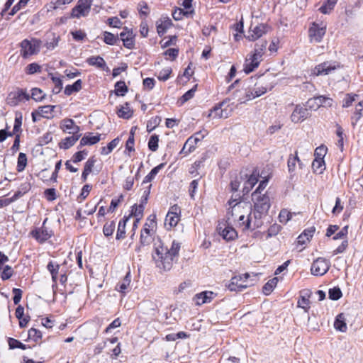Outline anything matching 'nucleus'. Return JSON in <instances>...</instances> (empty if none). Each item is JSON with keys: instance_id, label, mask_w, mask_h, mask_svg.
I'll return each instance as SVG.
<instances>
[{"instance_id": "54", "label": "nucleus", "mask_w": 363, "mask_h": 363, "mask_svg": "<svg viewBox=\"0 0 363 363\" xmlns=\"http://www.w3.org/2000/svg\"><path fill=\"white\" fill-rule=\"evenodd\" d=\"M296 160H298V157L297 155V152H296V154L294 155L291 154L289 157L287 164H288V169L289 172L290 173H292L295 171L296 169Z\"/></svg>"}, {"instance_id": "45", "label": "nucleus", "mask_w": 363, "mask_h": 363, "mask_svg": "<svg viewBox=\"0 0 363 363\" xmlns=\"http://www.w3.org/2000/svg\"><path fill=\"white\" fill-rule=\"evenodd\" d=\"M162 121V118L160 116H155L151 118L147 123V131L148 133L152 132L153 130L157 127Z\"/></svg>"}, {"instance_id": "33", "label": "nucleus", "mask_w": 363, "mask_h": 363, "mask_svg": "<svg viewBox=\"0 0 363 363\" xmlns=\"http://www.w3.org/2000/svg\"><path fill=\"white\" fill-rule=\"evenodd\" d=\"M152 233L145 234L140 232L139 245L136 247L135 250L140 252L141 247L149 245L152 241Z\"/></svg>"}, {"instance_id": "61", "label": "nucleus", "mask_w": 363, "mask_h": 363, "mask_svg": "<svg viewBox=\"0 0 363 363\" xmlns=\"http://www.w3.org/2000/svg\"><path fill=\"white\" fill-rule=\"evenodd\" d=\"M297 305L298 307L304 309L306 312H308L310 308V301L305 296H301L298 301Z\"/></svg>"}, {"instance_id": "21", "label": "nucleus", "mask_w": 363, "mask_h": 363, "mask_svg": "<svg viewBox=\"0 0 363 363\" xmlns=\"http://www.w3.org/2000/svg\"><path fill=\"white\" fill-rule=\"evenodd\" d=\"M230 101L229 99H225L223 101L216 104L212 110L214 113L213 118H228V113H226L225 109H223V106H224L225 104H227Z\"/></svg>"}, {"instance_id": "19", "label": "nucleus", "mask_w": 363, "mask_h": 363, "mask_svg": "<svg viewBox=\"0 0 363 363\" xmlns=\"http://www.w3.org/2000/svg\"><path fill=\"white\" fill-rule=\"evenodd\" d=\"M60 128L66 132L68 130L69 134H77L79 131V127L74 124V121L70 118H66L61 121L60 123Z\"/></svg>"}, {"instance_id": "59", "label": "nucleus", "mask_w": 363, "mask_h": 363, "mask_svg": "<svg viewBox=\"0 0 363 363\" xmlns=\"http://www.w3.org/2000/svg\"><path fill=\"white\" fill-rule=\"evenodd\" d=\"M295 215V213H291L286 209H282L279 213V220L281 223H286L292 218V216Z\"/></svg>"}, {"instance_id": "53", "label": "nucleus", "mask_w": 363, "mask_h": 363, "mask_svg": "<svg viewBox=\"0 0 363 363\" xmlns=\"http://www.w3.org/2000/svg\"><path fill=\"white\" fill-rule=\"evenodd\" d=\"M158 143L159 135L156 134L152 135L148 141V148L152 152L157 151L158 149Z\"/></svg>"}, {"instance_id": "14", "label": "nucleus", "mask_w": 363, "mask_h": 363, "mask_svg": "<svg viewBox=\"0 0 363 363\" xmlns=\"http://www.w3.org/2000/svg\"><path fill=\"white\" fill-rule=\"evenodd\" d=\"M262 61V58L259 57L258 56H255L254 54L250 55L248 57L246 58L243 70L246 74H249L253 72L256 68H257Z\"/></svg>"}, {"instance_id": "44", "label": "nucleus", "mask_w": 363, "mask_h": 363, "mask_svg": "<svg viewBox=\"0 0 363 363\" xmlns=\"http://www.w3.org/2000/svg\"><path fill=\"white\" fill-rule=\"evenodd\" d=\"M128 86L124 81L117 82L115 84V94L117 96H124L128 92Z\"/></svg>"}, {"instance_id": "62", "label": "nucleus", "mask_w": 363, "mask_h": 363, "mask_svg": "<svg viewBox=\"0 0 363 363\" xmlns=\"http://www.w3.org/2000/svg\"><path fill=\"white\" fill-rule=\"evenodd\" d=\"M28 337L37 342L42 338V333L40 330L32 328L28 330Z\"/></svg>"}, {"instance_id": "39", "label": "nucleus", "mask_w": 363, "mask_h": 363, "mask_svg": "<svg viewBox=\"0 0 363 363\" xmlns=\"http://www.w3.org/2000/svg\"><path fill=\"white\" fill-rule=\"evenodd\" d=\"M164 167V163H161L159 165L155 167L145 177L143 184L150 182L152 180H153L155 177V176L158 174V172Z\"/></svg>"}, {"instance_id": "57", "label": "nucleus", "mask_w": 363, "mask_h": 363, "mask_svg": "<svg viewBox=\"0 0 363 363\" xmlns=\"http://www.w3.org/2000/svg\"><path fill=\"white\" fill-rule=\"evenodd\" d=\"M149 222H146L144 224L143 228L141 232L145 233V234L152 233L154 226L156 225V222L154 218L151 219L150 217L147 218Z\"/></svg>"}, {"instance_id": "32", "label": "nucleus", "mask_w": 363, "mask_h": 363, "mask_svg": "<svg viewBox=\"0 0 363 363\" xmlns=\"http://www.w3.org/2000/svg\"><path fill=\"white\" fill-rule=\"evenodd\" d=\"M82 81L81 79L77 80L73 84L67 85L65 86L64 93L67 96H70L74 92H78L82 89Z\"/></svg>"}, {"instance_id": "7", "label": "nucleus", "mask_w": 363, "mask_h": 363, "mask_svg": "<svg viewBox=\"0 0 363 363\" xmlns=\"http://www.w3.org/2000/svg\"><path fill=\"white\" fill-rule=\"evenodd\" d=\"M93 0H79L77 5L72 9L71 16L79 18L87 16L90 12Z\"/></svg>"}, {"instance_id": "22", "label": "nucleus", "mask_w": 363, "mask_h": 363, "mask_svg": "<svg viewBox=\"0 0 363 363\" xmlns=\"http://www.w3.org/2000/svg\"><path fill=\"white\" fill-rule=\"evenodd\" d=\"M131 282L130 272L128 271L123 280L120 281L116 286V289L121 294H125Z\"/></svg>"}, {"instance_id": "48", "label": "nucleus", "mask_w": 363, "mask_h": 363, "mask_svg": "<svg viewBox=\"0 0 363 363\" xmlns=\"http://www.w3.org/2000/svg\"><path fill=\"white\" fill-rule=\"evenodd\" d=\"M8 344H9V348L11 350H13L16 348L26 350L28 347L26 345H24L19 340L12 338V337H9Z\"/></svg>"}, {"instance_id": "52", "label": "nucleus", "mask_w": 363, "mask_h": 363, "mask_svg": "<svg viewBox=\"0 0 363 363\" xmlns=\"http://www.w3.org/2000/svg\"><path fill=\"white\" fill-rule=\"evenodd\" d=\"M116 223L113 220L110 223H106L103 228V233L106 237L111 236L115 230Z\"/></svg>"}, {"instance_id": "37", "label": "nucleus", "mask_w": 363, "mask_h": 363, "mask_svg": "<svg viewBox=\"0 0 363 363\" xmlns=\"http://www.w3.org/2000/svg\"><path fill=\"white\" fill-rule=\"evenodd\" d=\"M267 45V40H260L255 45V49L252 54L255 55V56H258L259 57L262 58V56L264 53V50H266Z\"/></svg>"}, {"instance_id": "60", "label": "nucleus", "mask_w": 363, "mask_h": 363, "mask_svg": "<svg viewBox=\"0 0 363 363\" xmlns=\"http://www.w3.org/2000/svg\"><path fill=\"white\" fill-rule=\"evenodd\" d=\"M358 95L354 94H347L342 101V107H349L356 100Z\"/></svg>"}, {"instance_id": "55", "label": "nucleus", "mask_w": 363, "mask_h": 363, "mask_svg": "<svg viewBox=\"0 0 363 363\" xmlns=\"http://www.w3.org/2000/svg\"><path fill=\"white\" fill-rule=\"evenodd\" d=\"M42 67L38 63L33 62L27 65L26 72L28 74H33L41 72Z\"/></svg>"}, {"instance_id": "25", "label": "nucleus", "mask_w": 363, "mask_h": 363, "mask_svg": "<svg viewBox=\"0 0 363 363\" xmlns=\"http://www.w3.org/2000/svg\"><path fill=\"white\" fill-rule=\"evenodd\" d=\"M60 39V35H57L54 33H48L45 46L48 50H52L57 46Z\"/></svg>"}, {"instance_id": "56", "label": "nucleus", "mask_w": 363, "mask_h": 363, "mask_svg": "<svg viewBox=\"0 0 363 363\" xmlns=\"http://www.w3.org/2000/svg\"><path fill=\"white\" fill-rule=\"evenodd\" d=\"M118 37L114 35L113 33L108 31H105L104 33V41L105 43L113 45L116 43Z\"/></svg>"}, {"instance_id": "51", "label": "nucleus", "mask_w": 363, "mask_h": 363, "mask_svg": "<svg viewBox=\"0 0 363 363\" xmlns=\"http://www.w3.org/2000/svg\"><path fill=\"white\" fill-rule=\"evenodd\" d=\"M55 106L47 105L40 107L39 116L40 117L49 118L53 111Z\"/></svg>"}, {"instance_id": "23", "label": "nucleus", "mask_w": 363, "mask_h": 363, "mask_svg": "<svg viewBox=\"0 0 363 363\" xmlns=\"http://www.w3.org/2000/svg\"><path fill=\"white\" fill-rule=\"evenodd\" d=\"M172 25V21L169 18L159 20L156 22L157 32L160 36H162L167 30Z\"/></svg>"}, {"instance_id": "15", "label": "nucleus", "mask_w": 363, "mask_h": 363, "mask_svg": "<svg viewBox=\"0 0 363 363\" xmlns=\"http://www.w3.org/2000/svg\"><path fill=\"white\" fill-rule=\"evenodd\" d=\"M120 38L123 41V45L128 49H133L135 46V35L132 30L127 27L120 33Z\"/></svg>"}, {"instance_id": "1", "label": "nucleus", "mask_w": 363, "mask_h": 363, "mask_svg": "<svg viewBox=\"0 0 363 363\" xmlns=\"http://www.w3.org/2000/svg\"><path fill=\"white\" fill-rule=\"evenodd\" d=\"M155 255H152L157 267L169 271L173 266V262L177 259L180 250V243L174 240L171 247L165 246L160 239L154 243Z\"/></svg>"}, {"instance_id": "63", "label": "nucleus", "mask_w": 363, "mask_h": 363, "mask_svg": "<svg viewBox=\"0 0 363 363\" xmlns=\"http://www.w3.org/2000/svg\"><path fill=\"white\" fill-rule=\"evenodd\" d=\"M172 73V68L171 67H166L163 69H162L158 74V79L160 81H166L169 78V76Z\"/></svg>"}, {"instance_id": "26", "label": "nucleus", "mask_w": 363, "mask_h": 363, "mask_svg": "<svg viewBox=\"0 0 363 363\" xmlns=\"http://www.w3.org/2000/svg\"><path fill=\"white\" fill-rule=\"evenodd\" d=\"M315 231V227H311L303 230V232L298 237V243L304 245L313 236Z\"/></svg>"}, {"instance_id": "42", "label": "nucleus", "mask_w": 363, "mask_h": 363, "mask_svg": "<svg viewBox=\"0 0 363 363\" xmlns=\"http://www.w3.org/2000/svg\"><path fill=\"white\" fill-rule=\"evenodd\" d=\"M49 76H50L51 80L55 85V86L52 89V92L55 94H59L61 91V90L62 89V79L58 77L54 76L52 74H49Z\"/></svg>"}, {"instance_id": "12", "label": "nucleus", "mask_w": 363, "mask_h": 363, "mask_svg": "<svg viewBox=\"0 0 363 363\" xmlns=\"http://www.w3.org/2000/svg\"><path fill=\"white\" fill-rule=\"evenodd\" d=\"M270 27L265 23H260L253 28H250L248 35L246 37L250 41H255L261 38L263 35L266 34Z\"/></svg>"}, {"instance_id": "46", "label": "nucleus", "mask_w": 363, "mask_h": 363, "mask_svg": "<svg viewBox=\"0 0 363 363\" xmlns=\"http://www.w3.org/2000/svg\"><path fill=\"white\" fill-rule=\"evenodd\" d=\"M27 165V156L25 153L20 152L18 157L16 169L18 172L23 171Z\"/></svg>"}, {"instance_id": "11", "label": "nucleus", "mask_w": 363, "mask_h": 363, "mask_svg": "<svg viewBox=\"0 0 363 363\" xmlns=\"http://www.w3.org/2000/svg\"><path fill=\"white\" fill-rule=\"evenodd\" d=\"M330 267V261L323 257H318L313 261L311 265V274L315 276H323L328 272Z\"/></svg>"}, {"instance_id": "34", "label": "nucleus", "mask_w": 363, "mask_h": 363, "mask_svg": "<svg viewBox=\"0 0 363 363\" xmlns=\"http://www.w3.org/2000/svg\"><path fill=\"white\" fill-rule=\"evenodd\" d=\"M179 220V213L176 211H169L166 216L165 225H169L170 227H174L177 225Z\"/></svg>"}, {"instance_id": "28", "label": "nucleus", "mask_w": 363, "mask_h": 363, "mask_svg": "<svg viewBox=\"0 0 363 363\" xmlns=\"http://www.w3.org/2000/svg\"><path fill=\"white\" fill-rule=\"evenodd\" d=\"M130 216H124L118 223V229L116 232V240L123 239L125 236V227Z\"/></svg>"}, {"instance_id": "16", "label": "nucleus", "mask_w": 363, "mask_h": 363, "mask_svg": "<svg viewBox=\"0 0 363 363\" xmlns=\"http://www.w3.org/2000/svg\"><path fill=\"white\" fill-rule=\"evenodd\" d=\"M325 27H320L318 24L313 23V26L308 30L309 36L311 40H315L316 43H319L325 34Z\"/></svg>"}, {"instance_id": "58", "label": "nucleus", "mask_w": 363, "mask_h": 363, "mask_svg": "<svg viewBox=\"0 0 363 363\" xmlns=\"http://www.w3.org/2000/svg\"><path fill=\"white\" fill-rule=\"evenodd\" d=\"M328 295L329 298L331 300L337 301L342 297V294L339 287H334L329 289Z\"/></svg>"}, {"instance_id": "17", "label": "nucleus", "mask_w": 363, "mask_h": 363, "mask_svg": "<svg viewBox=\"0 0 363 363\" xmlns=\"http://www.w3.org/2000/svg\"><path fill=\"white\" fill-rule=\"evenodd\" d=\"M86 62L89 65L94 66L107 72L110 70L107 67L105 60L101 56H91L88 57Z\"/></svg>"}, {"instance_id": "64", "label": "nucleus", "mask_w": 363, "mask_h": 363, "mask_svg": "<svg viewBox=\"0 0 363 363\" xmlns=\"http://www.w3.org/2000/svg\"><path fill=\"white\" fill-rule=\"evenodd\" d=\"M31 98L35 101H40L44 98L43 91L38 88H33L31 90Z\"/></svg>"}, {"instance_id": "38", "label": "nucleus", "mask_w": 363, "mask_h": 363, "mask_svg": "<svg viewBox=\"0 0 363 363\" xmlns=\"http://www.w3.org/2000/svg\"><path fill=\"white\" fill-rule=\"evenodd\" d=\"M47 269L50 272L52 275V280L54 282L55 285H56L57 275L60 269V265L58 264H55L52 262H50L47 265Z\"/></svg>"}, {"instance_id": "49", "label": "nucleus", "mask_w": 363, "mask_h": 363, "mask_svg": "<svg viewBox=\"0 0 363 363\" xmlns=\"http://www.w3.org/2000/svg\"><path fill=\"white\" fill-rule=\"evenodd\" d=\"M325 163L323 157H315V159L313 160L312 163V167L315 171H319V173L321 174L323 171L325 169Z\"/></svg>"}, {"instance_id": "43", "label": "nucleus", "mask_w": 363, "mask_h": 363, "mask_svg": "<svg viewBox=\"0 0 363 363\" xmlns=\"http://www.w3.org/2000/svg\"><path fill=\"white\" fill-rule=\"evenodd\" d=\"M278 282V279L274 277L270 280H269L263 286L262 291L265 295H269L277 286Z\"/></svg>"}, {"instance_id": "24", "label": "nucleus", "mask_w": 363, "mask_h": 363, "mask_svg": "<svg viewBox=\"0 0 363 363\" xmlns=\"http://www.w3.org/2000/svg\"><path fill=\"white\" fill-rule=\"evenodd\" d=\"M133 111L130 108L129 103L126 102L124 105L120 106L117 111L118 117L123 119H129L133 116Z\"/></svg>"}, {"instance_id": "9", "label": "nucleus", "mask_w": 363, "mask_h": 363, "mask_svg": "<svg viewBox=\"0 0 363 363\" xmlns=\"http://www.w3.org/2000/svg\"><path fill=\"white\" fill-rule=\"evenodd\" d=\"M340 67V64L337 62L325 61L316 65L313 69V74L315 76L328 75Z\"/></svg>"}, {"instance_id": "4", "label": "nucleus", "mask_w": 363, "mask_h": 363, "mask_svg": "<svg viewBox=\"0 0 363 363\" xmlns=\"http://www.w3.org/2000/svg\"><path fill=\"white\" fill-rule=\"evenodd\" d=\"M48 218L43 222L42 226L35 228L30 233V235L39 243L42 244L54 235L53 230L47 225Z\"/></svg>"}, {"instance_id": "3", "label": "nucleus", "mask_w": 363, "mask_h": 363, "mask_svg": "<svg viewBox=\"0 0 363 363\" xmlns=\"http://www.w3.org/2000/svg\"><path fill=\"white\" fill-rule=\"evenodd\" d=\"M240 196L238 199H231L228 201L230 208L227 212V222L232 223L235 221L236 218H238L240 225L243 226L242 222L245 220V215L241 213L242 206L240 203Z\"/></svg>"}, {"instance_id": "35", "label": "nucleus", "mask_w": 363, "mask_h": 363, "mask_svg": "<svg viewBox=\"0 0 363 363\" xmlns=\"http://www.w3.org/2000/svg\"><path fill=\"white\" fill-rule=\"evenodd\" d=\"M334 327L337 330L340 332H346L347 329V324L345 323V319L344 315L340 313L337 315L334 322Z\"/></svg>"}, {"instance_id": "36", "label": "nucleus", "mask_w": 363, "mask_h": 363, "mask_svg": "<svg viewBox=\"0 0 363 363\" xmlns=\"http://www.w3.org/2000/svg\"><path fill=\"white\" fill-rule=\"evenodd\" d=\"M9 97H11L12 99L16 100L15 104L18 101H21L23 99L28 100L30 99V96L23 89H18L16 91L11 92L9 94Z\"/></svg>"}, {"instance_id": "30", "label": "nucleus", "mask_w": 363, "mask_h": 363, "mask_svg": "<svg viewBox=\"0 0 363 363\" xmlns=\"http://www.w3.org/2000/svg\"><path fill=\"white\" fill-rule=\"evenodd\" d=\"M363 116V101H359L358 104L356 106L355 111L354 113V116L351 118L352 120V125L353 128L355 127L356 124L360 120V118Z\"/></svg>"}, {"instance_id": "10", "label": "nucleus", "mask_w": 363, "mask_h": 363, "mask_svg": "<svg viewBox=\"0 0 363 363\" xmlns=\"http://www.w3.org/2000/svg\"><path fill=\"white\" fill-rule=\"evenodd\" d=\"M206 134L207 131L206 130L204 133L202 131L195 133L186 140L181 152H184L186 155L193 152L196 149L198 143L201 141Z\"/></svg>"}, {"instance_id": "47", "label": "nucleus", "mask_w": 363, "mask_h": 363, "mask_svg": "<svg viewBox=\"0 0 363 363\" xmlns=\"http://www.w3.org/2000/svg\"><path fill=\"white\" fill-rule=\"evenodd\" d=\"M316 99L318 101V105L319 106V108L320 106L324 107H331L333 104V99L330 97H326L325 96H316Z\"/></svg>"}, {"instance_id": "8", "label": "nucleus", "mask_w": 363, "mask_h": 363, "mask_svg": "<svg viewBox=\"0 0 363 363\" xmlns=\"http://www.w3.org/2000/svg\"><path fill=\"white\" fill-rule=\"evenodd\" d=\"M231 223L220 222L217 226V232L226 241L234 240L238 238V233L235 228L230 225Z\"/></svg>"}, {"instance_id": "20", "label": "nucleus", "mask_w": 363, "mask_h": 363, "mask_svg": "<svg viewBox=\"0 0 363 363\" xmlns=\"http://www.w3.org/2000/svg\"><path fill=\"white\" fill-rule=\"evenodd\" d=\"M101 140V134L97 133L96 135H93L92 133H87L80 140L79 147L84 145H95Z\"/></svg>"}, {"instance_id": "13", "label": "nucleus", "mask_w": 363, "mask_h": 363, "mask_svg": "<svg viewBox=\"0 0 363 363\" xmlns=\"http://www.w3.org/2000/svg\"><path fill=\"white\" fill-rule=\"evenodd\" d=\"M309 113L308 108L298 104L296 105L291 115V120L294 123H300L308 118Z\"/></svg>"}, {"instance_id": "31", "label": "nucleus", "mask_w": 363, "mask_h": 363, "mask_svg": "<svg viewBox=\"0 0 363 363\" xmlns=\"http://www.w3.org/2000/svg\"><path fill=\"white\" fill-rule=\"evenodd\" d=\"M121 141V138L119 137H117L112 140L107 146H104L101 147L100 153L102 155H107L110 154L113 150L117 147V145L119 144Z\"/></svg>"}, {"instance_id": "50", "label": "nucleus", "mask_w": 363, "mask_h": 363, "mask_svg": "<svg viewBox=\"0 0 363 363\" xmlns=\"http://www.w3.org/2000/svg\"><path fill=\"white\" fill-rule=\"evenodd\" d=\"M144 208H145V206H143L141 204H139V205L135 204V205H133L132 206L131 213H130V215L129 216L130 217V216H133L134 217H136V218H140V219H141L143 218V216Z\"/></svg>"}, {"instance_id": "6", "label": "nucleus", "mask_w": 363, "mask_h": 363, "mask_svg": "<svg viewBox=\"0 0 363 363\" xmlns=\"http://www.w3.org/2000/svg\"><path fill=\"white\" fill-rule=\"evenodd\" d=\"M252 200L254 203L252 209L263 213H268L270 208L269 197L266 194H261L259 192H253Z\"/></svg>"}, {"instance_id": "5", "label": "nucleus", "mask_w": 363, "mask_h": 363, "mask_svg": "<svg viewBox=\"0 0 363 363\" xmlns=\"http://www.w3.org/2000/svg\"><path fill=\"white\" fill-rule=\"evenodd\" d=\"M41 40L36 38H32L30 40L25 39L21 43V55L23 58L36 55L40 51Z\"/></svg>"}, {"instance_id": "41", "label": "nucleus", "mask_w": 363, "mask_h": 363, "mask_svg": "<svg viewBox=\"0 0 363 363\" xmlns=\"http://www.w3.org/2000/svg\"><path fill=\"white\" fill-rule=\"evenodd\" d=\"M337 0H327L319 9L323 14H328L334 9Z\"/></svg>"}, {"instance_id": "40", "label": "nucleus", "mask_w": 363, "mask_h": 363, "mask_svg": "<svg viewBox=\"0 0 363 363\" xmlns=\"http://www.w3.org/2000/svg\"><path fill=\"white\" fill-rule=\"evenodd\" d=\"M257 177L253 174L250 175L247 181H245L243 186L242 191L245 194H247L252 189V187L257 183Z\"/></svg>"}, {"instance_id": "18", "label": "nucleus", "mask_w": 363, "mask_h": 363, "mask_svg": "<svg viewBox=\"0 0 363 363\" xmlns=\"http://www.w3.org/2000/svg\"><path fill=\"white\" fill-rule=\"evenodd\" d=\"M216 296V294L213 291H205L196 294L194 298L197 305H202L203 303H210Z\"/></svg>"}, {"instance_id": "2", "label": "nucleus", "mask_w": 363, "mask_h": 363, "mask_svg": "<svg viewBox=\"0 0 363 363\" xmlns=\"http://www.w3.org/2000/svg\"><path fill=\"white\" fill-rule=\"evenodd\" d=\"M267 213L258 211L251 208L250 213L247 215L245 221L242 222L243 230H255L262 226L263 219L267 216Z\"/></svg>"}, {"instance_id": "29", "label": "nucleus", "mask_w": 363, "mask_h": 363, "mask_svg": "<svg viewBox=\"0 0 363 363\" xmlns=\"http://www.w3.org/2000/svg\"><path fill=\"white\" fill-rule=\"evenodd\" d=\"M80 136V134H73V135L72 136L65 138L60 143V147L65 150L69 149L75 144V143L79 140Z\"/></svg>"}, {"instance_id": "27", "label": "nucleus", "mask_w": 363, "mask_h": 363, "mask_svg": "<svg viewBox=\"0 0 363 363\" xmlns=\"http://www.w3.org/2000/svg\"><path fill=\"white\" fill-rule=\"evenodd\" d=\"M239 281L238 276L233 277L227 286L228 289L230 291H242L248 286L247 284H238Z\"/></svg>"}]
</instances>
